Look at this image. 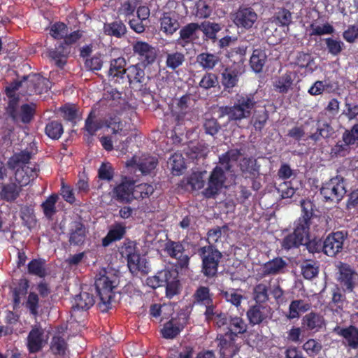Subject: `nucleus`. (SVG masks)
Wrapping results in <instances>:
<instances>
[{
  "instance_id": "47",
  "label": "nucleus",
  "mask_w": 358,
  "mask_h": 358,
  "mask_svg": "<svg viewBox=\"0 0 358 358\" xmlns=\"http://www.w3.org/2000/svg\"><path fill=\"white\" fill-rule=\"evenodd\" d=\"M125 64L126 62L123 57H118L112 60L109 69V75L113 78H122V76L126 73V69H124Z\"/></svg>"
},
{
  "instance_id": "60",
  "label": "nucleus",
  "mask_w": 358,
  "mask_h": 358,
  "mask_svg": "<svg viewBox=\"0 0 358 358\" xmlns=\"http://www.w3.org/2000/svg\"><path fill=\"white\" fill-rule=\"evenodd\" d=\"M303 349L309 356L315 357L321 351L322 345L315 339H309L303 344Z\"/></svg>"
},
{
  "instance_id": "27",
  "label": "nucleus",
  "mask_w": 358,
  "mask_h": 358,
  "mask_svg": "<svg viewBox=\"0 0 358 358\" xmlns=\"http://www.w3.org/2000/svg\"><path fill=\"white\" fill-rule=\"evenodd\" d=\"M94 303V299L93 296L88 292H81L79 295L76 296L73 304V313H76L77 310H87L90 308Z\"/></svg>"
},
{
  "instance_id": "16",
  "label": "nucleus",
  "mask_w": 358,
  "mask_h": 358,
  "mask_svg": "<svg viewBox=\"0 0 358 358\" xmlns=\"http://www.w3.org/2000/svg\"><path fill=\"white\" fill-rule=\"evenodd\" d=\"M157 164V160L155 157L147 155H143L141 157L135 156L127 162V166L136 165L138 170L144 175L153 171Z\"/></svg>"
},
{
  "instance_id": "18",
  "label": "nucleus",
  "mask_w": 358,
  "mask_h": 358,
  "mask_svg": "<svg viewBox=\"0 0 358 358\" xmlns=\"http://www.w3.org/2000/svg\"><path fill=\"white\" fill-rule=\"evenodd\" d=\"M241 64H236L227 68L222 74V83L225 88H232L238 83L239 76L243 73Z\"/></svg>"
},
{
  "instance_id": "59",
  "label": "nucleus",
  "mask_w": 358,
  "mask_h": 358,
  "mask_svg": "<svg viewBox=\"0 0 358 358\" xmlns=\"http://www.w3.org/2000/svg\"><path fill=\"white\" fill-rule=\"evenodd\" d=\"M343 141L350 145L358 143V124H355L351 129H347L343 134Z\"/></svg>"
},
{
  "instance_id": "42",
  "label": "nucleus",
  "mask_w": 358,
  "mask_h": 358,
  "mask_svg": "<svg viewBox=\"0 0 358 358\" xmlns=\"http://www.w3.org/2000/svg\"><path fill=\"white\" fill-rule=\"evenodd\" d=\"M105 124H107L101 119H96L95 115L91 112L85 120V129L90 135L92 136Z\"/></svg>"
},
{
  "instance_id": "44",
  "label": "nucleus",
  "mask_w": 358,
  "mask_h": 358,
  "mask_svg": "<svg viewBox=\"0 0 358 358\" xmlns=\"http://www.w3.org/2000/svg\"><path fill=\"white\" fill-rule=\"evenodd\" d=\"M206 174V171L194 172L187 178V182L192 189H201L205 185Z\"/></svg>"
},
{
  "instance_id": "35",
  "label": "nucleus",
  "mask_w": 358,
  "mask_h": 358,
  "mask_svg": "<svg viewBox=\"0 0 358 358\" xmlns=\"http://www.w3.org/2000/svg\"><path fill=\"white\" fill-rule=\"evenodd\" d=\"M169 166L173 175H181L186 169V165L184 157L180 153H174L168 162Z\"/></svg>"
},
{
  "instance_id": "8",
  "label": "nucleus",
  "mask_w": 358,
  "mask_h": 358,
  "mask_svg": "<svg viewBox=\"0 0 358 358\" xmlns=\"http://www.w3.org/2000/svg\"><path fill=\"white\" fill-rule=\"evenodd\" d=\"M132 47L134 53L143 66H146L155 62L157 56L155 48L143 41H136Z\"/></svg>"
},
{
  "instance_id": "5",
  "label": "nucleus",
  "mask_w": 358,
  "mask_h": 358,
  "mask_svg": "<svg viewBox=\"0 0 358 358\" xmlns=\"http://www.w3.org/2000/svg\"><path fill=\"white\" fill-rule=\"evenodd\" d=\"M117 285V277L110 272L103 271L96 277L95 287L101 303L104 306L103 310L109 308L114 296L113 289Z\"/></svg>"
},
{
  "instance_id": "19",
  "label": "nucleus",
  "mask_w": 358,
  "mask_h": 358,
  "mask_svg": "<svg viewBox=\"0 0 358 358\" xmlns=\"http://www.w3.org/2000/svg\"><path fill=\"white\" fill-rule=\"evenodd\" d=\"M166 250L171 257L178 260V264L182 268L187 267L189 263V257L183 253L182 245L177 242H169L166 245Z\"/></svg>"
},
{
  "instance_id": "13",
  "label": "nucleus",
  "mask_w": 358,
  "mask_h": 358,
  "mask_svg": "<svg viewBox=\"0 0 358 358\" xmlns=\"http://www.w3.org/2000/svg\"><path fill=\"white\" fill-rule=\"evenodd\" d=\"M48 337L44 330L38 325H34L27 337V347L30 352H36L46 344Z\"/></svg>"
},
{
  "instance_id": "41",
  "label": "nucleus",
  "mask_w": 358,
  "mask_h": 358,
  "mask_svg": "<svg viewBox=\"0 0 358 358\" xmlns=\"http://www.w3.org/2000/svg\"><path fill=\"white\" fill-rule=\"evenodd\" d=\"M194 303L202 305L208 306L213 303L212 296L210 294L208 287L201 286L194 294Z\"/></svg>"
},
{
  "instance_id": "25",
  "label": "nucleus",
  "mask_w": 358,
  "mask_h": 358,
  "mask_svg": "<svg viewBox=\"0 0 358 358\" xmlns=\"http://www.w3.org/2000/svg\"><path fill=\"white\" fill-rule=\"evenodd\" d=\"M127 266L133 274H137L138 272L147 273L150 268L146 259L141 257L138 252L127 261Z\"/></svg>"
},
{
  "instance_id": "62",
  "label": "nucleus",
  "mask_w": 358,
  "mask_h": 358,
  "mask_svg": "<svg viewBox=\"0 0 358 358\" xmlns=\"http://www.w3.org/2000/svg\"><path fill=\"white\" fill-rule=\"evenodd\" d=\"M222 296L225 300L234 306L238 307L241 305L243 296L237 290L229 289L222 292Z\"/></svg>"
},
{
  "instance_id": "1",
  "label": "nucleus",
  "mask_w": 358,
  "mask_h": 358,
  "mask_svg": "<svg viewBox=\"0 0 358 358\" xmlns=\"http://www.w3.org/2000/svg\"><path fill=\"white\" fill-rule=\"evenodd\" d=\"M241 156V153L238 150L232 149L219 157L220 166H216L211 172L207 187L203 191L205 197L211 198L220 192L226 180L222 168L226 171L234 172V167Z\"/></svg>"
},
{
  "instance_id": "63",
  "label": "nucleus",
  "mask_w": 358,
  "mask_h": 358,
  "mask_svg": "<svg viewBox=\"0 0 358 358\" xmlns=\"http://www.w3.org/2000/svg\"><path fill=\"white\" fill-rule=\"evenodd\" d=\"M311 35L322 36L325 34H331L334 31V27L329 23L322 25L315 24H310Z\"/></svg>"
},
{
  "instance_id": "45",
  "label": "nucleus",
  "mask_w": 358,
  "mask_h": 358,
  "mask_svg": "<svg viewBox=\"0 0 358 358\" xmlns=\"http://www.w3.org/2000/svg\"><path fill=\"white\" fill-rule=\"evenodd\" d=\"M24 305L31 315L34 317L38 316L40 303L39 297L37 294L30 292Z\"/></svg>"
},
{
  "instance_id": "36",
  "label": "nucleus",
  "mask_w": 358,
  "mask_h": 358,
  "mask_svg": "<svg viewBox=\"0 0 358 358\" xmlns=\"http://www.w3.org/2000/svg\"><path fill=\"white\" fill-rule=\"evenodd\" d=\"M227 329L231 333L229 335L236 336L246 331L247 324L241 317L238 316H231L229 320Z\"/></svg>"
},
{
  "instance_id": "29",
  "label": "nucleus",
  "mask_w": 358,
  "mask_h": 358,
  "mask_svg": "<svg viewBox=\"0 0 358 358\" xmlns=\"http://www.w3.org/2000/svg\"><path fill=\"white\" fill-rule=\"evenodd\" d=\"M126 232L125 227L117 223L111 227L108 234L102 240V245L104 247L109 245L112 242L120 240Z\"/></svg>"
},
{
  "instance_id": "55",
  "label": "nucleus",
  "mask_w": 358,
  "mask_h": 358,
  "mask_svg": "<svg viewBox=\"0 0 358 358\" xmlns=\"http://www.w3.org/2000/svg\"><path fill=\"white\" fill-rule=\"evenodd\" d=\"M57 199V194H52L42 203V208L46 217L50 218L55 213V204Z\"/></svg>"
},
{
  "instance_id": "14",
  "label": "nucleus",
  "mask_w": 358,
  "mask_h": 358,
  "mask_svg": "<svg viewBox=\"0 0 358 358\" xmlns=\"http://www.w3.org/2000/svg\"><path fill=\"white\" fill-rule=\"evenodd\" d=\"M338 280L345 289L352 292L358 284V273L353 271L350 266L342 264L340 267Z\"/></svg>"
},
{
  "instance_id": "39",
  "label": "nucleus",
  "mask_w": 358,
  "mask_h": 358,
  "mask_svg": "<svg viewBox=\"0 0 358 358\" xmlns=\"http://www.w3.org/2000/svg\"><path fill=\"white\" fill-rule=\"evenodd\" d=\"M310 221L305 218H299L295 222L294 234L302 241H306L309 237V227Z\"/></svg>"
},
{
  "instance_id": "58",
  "label": "nucleus",
  "mask_w": 358,
  "mask_h": 358,
  "mask_svg": "<svg viewBox=\"0 0 358 358\" xmlns=\"http://www.w3.org/2000/svg\"><path fill=\"white\" fill-rule=\"evenodd\" d=\"M119 251L121 256L127 259V261L130 259V257L137 253L135 243L130 241L124 242L122 245L119 248Z\"/></svg>"
},
{
  "instance_id": "56",
  "label": "nucleus",
  "mask_w": 358,
  "mask_h": 358,
  "mask_svg": "<svg viewBox=\"0 0 358 358\" xmlns=\"http://www.w3.org/2000/svg\"><path fill=\"white\" fill-rule=\"evenodd\" d=\"M201 27L204 34L210 38H215L217 33L222 29L220 24L210 22H203Z\"/></svg>"
},
{
  "instance_id": "17",
  "label": "nucleus",
  "mask_w": 358,
  "mask_h": 358,
  "mask_svg": "<svg viewBox=\"0 0 358 358\" xmlns=\"http://www.w3.org/2000/svg\"><path fill=\"white\" fill-rule=\"evenodd\" d=\"M134 181L124 178L113 190V196L119 201L130 202L133 197Z\"/></svg>"
},
{
  "instance_id": "7",
  "label": "nucleus",
  "mask_w": 358,
  "mask_h": 358,
  "mask_svg": "<svg viewBox=\"0 0 358 358\" xmlns=\"http://www.w3.org/2000/svg\"><path fill=\"white\" fill-rule=\"evenodd\" d=\"M35 111L34 104H24L21 106L20 110L17 108V99L9 101L7 108L8 113L12 117L14 121L19 120L24 123H28L31 121Z\"/></svg>"
},
{
  "instance_id": "15",
  "label": "nucleus",
  "mask_w": 358,
  "mask_h": 358,
  "mask_svg": "<svg viewBox=\"0 0 358 358\" xmlns=\"http://www.w3.org/2000/svg\"><path fill=\"white\" fill-rule=\"evenodd\" d=\"M247 316L251 324H259L271 317V310L268 306L255 305L248 310Z\"/></svg>"
},
{
  "instance_id": "32",
  "label": "nucleus",
  "mask_w": 358,
  "mask_h": 358,
  "mask_svg": "<svg viewBox=\"0 0 358 358\" xmlns=\"http://www.w3.org/2000/svg\"><path fill=\"white\" fill-rule=\"evenodd\" d=\"M310 305L303 300H294L291 302L289 306L287 317L289 319L299 318L301 313L308 311Z\"/></svg>"
},
{
  "instance_id": "53",
  "label": "nucleus",
  "mask_w": 358,
  "mask_h": 358,
  "mask_svg": "<svg viewBox=\"0 0 358 358\" xmlns=\"http://www.w3.org/2000/svg\"><path fill=\"white\" fill-rule=\"evenodd\" d=\"M298 189V180H292L280 185L278 191L282 198H291Z\"/></svg>"
},
{
  "instance_id": "28",
  "label": "nucleus",
  "mask_w": 358,
  "mask_h": 358,
  "mask_svg": "<svg viewBox=\"0 0 358 358\" xmlns=\"http://www.w3.org/2000/svg\"><path fill=\"white\" fill-rule=\"evenodd\" d=\"M127 77L130 84L134 85L136 87H140L141 83L145 80L144 71L138 64L131 65L126 69Z\"/></svg>"
},
{
  "instance_id": "49",
  "label": "nucleus",
  "mask_w": 358,
  "mask_h": 358,
  "mask_svg": "<svg viewBox=\"0 0 358 358\" xmlns=\"http://www.w3.org/2000/svg\"><path fill=\"white\" fill-rule=\"evenodd\" d=\"M65 335H55L51 341L50 349L54 354L64 355L67 350Z\"/></svg>"
},
{
  "instance_id": "11",
  "label": "nucleus",
  "mask_w": 358,
  "mask_h": 358,
  "mask_svg": "<svg viewBox=\"0 0 358 358\" xmlns=\"http://www.w3.org/2000/svg\"><path fill=\"white\" fill-rule=\"evenodd\" d=\"M22 85L27 86L25 93L29 95L41 94L50 88L49 80L38 74L29 75L24 78Z\"/></svg>"
},
{
  "instance_id": "26",
  "label": "nucleus",
  "mask_w": 358,
  "mask_h": 358,
  "mask_svg": "<svg viewBox=\"0 0 358 358\" xmlns=\"http://www.w3.org/2000/svg\"><path fill=\"white\" fill-rule=\"evenodd\" d=\"M302 324L308 330L318 331L325 325V323L322 315L315 313H310L303 317Z\"/></svg>"
},
{
  "instance_id": "64",
  "label": "nucleus",
  "mask_w": 358,
  "mask_h": 358,
  "mask_svg": "<svg viewBox=\"0 0 358 358\" xmlns=\"http://www.w3.org/2000/svg\"><path fill=\"white\" fill-rule=\"evenodd\" d=\"M325 43L329 53L333 55H338L343 50V43L337 39L327 38Z\"/></svg>"
},
{
  "instance_id": "37",
  "label": "nucleus",
  "mask_w": 358,
  "mask_h": 358,
  "mask_svg": "<svg viewBox=\"0 0 358 358\" xmlns=\"http://www.w3.org/2000/svg\"><path fill=\"white\" fill-rule=\"evenodd\" d=\"M86 237V229L80 222H75L72 227L70 242L74 245H81Z\"/></svg>"
},
{
  "instance_id": "20",
  "label": "nucleus",
  "mask_w": 358,
  "mask_h": 358,
  "mask_svg": "<svg viewBox=\"0 0 358 358\" xmlns=\"http://www.w3.org/2000/svg\"><path fill=\"white\" fill-rule=\"evenodd\" d=\"M334 331L342 336L345 343L350 348L356 349L358 348V329L354 326H350L346 328L336 327Z\"/></svg>"
},
{
  "instance_id": "54",
  "label": "nucleus",
  "mask_w": 358,
  "mask_h": 358,
  "mask_svg": "<svg viewBox=\"0 0 358 358\" xmlns=\"http://www.w3.org/2000/svg\"><path fill=\"white\" fill-rule=\"evenodd\" d=\"M45 262L41 259H33L28 264V271L32 275L38 277H44L45 275Z\"/></svg>"
},
{
  "instance_id": "34",
  "label": "nucleus",
  "mask_w": 358,
  "mask_h": 358,
  "mask_svg": "<svg viewBox=\"0 0 358 358\" xmlns=\"http://www.w3.org/2000/svg\"><path fill=\"white\" fill-rule=\"evenodd\" d=\"M266 60V55L265 52L261 49H255L250 57V66L255 72L259 73L262 71Z\"/></svg>"
},
{
  "instance_id": "12",
  "label": "nucleus",
  "mask_w": 358,
  "mask_h": 358,
  "mask_svg": "<svg viewBox=\"0 0 358 358\" xmlns=\"http://www.w3.org/2000/svg\"><path fill=\"white\" fill-rule=\"evenodd\" d=\"M344 241L345 235L342 231L332 233L324 240L322 250L327 255L334 257L343 249Z\"/></svg>"
},
{
  "instance_id": "10",
  "label": "nucleus",
  "mask_w": 358,
  "mask_h": 358,
  "mask_svg": "<svg viewBox=\"0 0 358 358\" xmlns=\"http://www.w3.org/2000/svg\"><path fill=\"white\" fill-rule=\"evenodd\" d=\"M258 19L255 11L249 7H241L233 14L232 20L238 28L250 29Z\"/></svg>"
},
{
  "instance_id": "3",
  "label": "nucleus",
  "mask_w": 358,
  "mask_h": 358,
  "mask_svg": "<svg viewBox=\"0 0 358 358\" xmlns=\"http://www.w3.org/2000/svg\"><path fill=\"white\" fill-rule=\"evenodd\" d=\"M222 228L217 227L209 230L208 232V242L212 245L216 243L222 236ZM202 258L203 272L207 277H213L217 272V266L220 259L221 252L212 245L204 246L199 251Z\"/></svg>"
},
{
  "instance_id": "23",
  "label": "nucleus",
  "mask_w": 358,
  "mask_h": 358,
  "mask_svg": "<svg viewBox=\"0 0 358 358\" xmlns=\"http://www.w3.org/2000/svg\"><path fill=\"white\" fill-rule=\"evenodd\" d=\"M295 77V73L287 71L275 80L273 83L275 90L282 94L287 93L292 88Z\"/></svg>"
},
{
  "instance_id": "31",
  "label": "nucleus",
  "mask_w": 358,
  "mask_h": 358,
  "mask_svg": "<svg viewBox=\"0 0 358 358\" xmlns=\"http://www.w3.org/2000/svg\"><path fill=\"white\" fill-rule=\"evenodd\" d=\"M182 329L183 325L182 324L177 320L172 319L164 325L161 332L164 338L173 339L179 334Z\"/></svg>"
},
{
  "instance_id": "22",
  "label": "nucleus",
  "mask_w": 358,
  "mask_h": 358,
  "mask_svg": "<svg viewBox=\"0 0 358 358\" xmlns=\"http://www.w3.org/2000/svg\"><path fill=\"white\" fill-rule=\"evenodd\" d=\"M22 190V187L15 182L13 178H10V183L3 185L1 187V199L8 202L14 201L20 196Z\"/></svg>"
},
{
  "instance_id": "30",
  "label": "nucleus",
  "mask_w": 358,
  "mask_h": 358,
  "mask_svg": "<svg viewBox=\"0 0 358 358\" xmlns=\"http://www.w3.org/2000/svg\"><path fill=\"white\" fill-rule=\"evenodd\" d=\"M160 21L161 30L166 34H173L180 27L178 20L170 13H164Z\"/></svg>"
},
{
  "instance_id": "6",
  "label": "nucleus",
  "mask_w": 358,
  "mask_h": 358,
  "mask_svg": "<svg viewBox=\"0 0 358 358\" xmlns=\"http://www.w3.org/2000/svg\"><path fill=\"white\" fill-rule=\"evenodd\" d=\"M320 193L326 201L335 203L340 201L346 193L343 177L337 176L331 178L323 184Z\"/></svg>"
},
{
  "instance_id": "57",
  "label": "nucleus",
  "mask_w": 358,
  "mask_h": 358,
  "mask_svg": "<svg viewBox=\"0 0 358 358\" xmlns=\"http://www.w3.org/2000/svg\"><path fill=\"white\" fill-rule=\"evenodd\" d=\"M199 28L196 23H190L182 27L180 31V38L185 42L190 41L196 31Z\"/></svg>"
},
{
  "instance_id": "48",
  "label": "nucleus",
  "mask_w": 358,
  "mask_h": 358,
  "mask_svg": "<svg viewBox=\"0 0 358 358\" xmlns=\"http://www.w3.org/2000/svg\"><path fill=\"white\" fill-rule=\"evenodd\" d=\"M45 132L49 138L59 139L64 132L63 126L58 121H51L46 124Z\"/></svg>"
},
{
  "instance_id": "33",
  "label": "nucleus",
  "mask_w": 358,
  "mask_h": 358,
  "mask_svg": "<svg viewBox=\"0 0 358 358\" xmlns=\"http://www.w3.org/2000/svg\"><path fill=\"white\" fill-rule=\"evenodd\" d=\"M103 31L108 36L121 38L126 34L127 28L122 22L115 21L104 24Z\"/></svg>"
},
{
  "instance_id": "21",
  "label": "nucleus",
  "mask_w": 358,
  "mask_h": 358,
  "mask_svg": "<svg viewBox=\"0 0 358 358\" xmlns=\"http://www.w3.org/2000/svg\"><path fill=\"white\" fill-rule=\"evenodd\" d=\"M219 340L220 352L223 358H231L238 352V348L235 345L231 335L220 336Z\"/></svg>"
},
{
  "instance_id": "4",
  "label": "nucleus",
  "mask_w": 358,
  "mask_h": 358,
  "mask_svg": "<svg viewBox=\"0 0 358 358\" xmlns=\"http://www.w3.org/2000/svg\"><path fill=\"white\" fill-rule=\"evenodd\" d=\"M257 100L252 94H237L232 106H221L220 117L228 116L229 120H241L248 118L255 108Z\"/></svg>"
},
{
  "instance_id": "40",
  "label": "nucleus",
  "mask_w": 358,
  "mask_h": 358,
  "mask_svg": "<svg viewBox=\"0 0 358 358\" xmlns=\"http://www.w3.org/2000/svg\"><path fill=\"white\" fill-rule=\"evenodd\" d=\"M185 60V56L181 52L176 51L166 53V66L171 70H175L182 66Z\"/></svg>"
},
{
  "instance_id": "51",
  "label": "nucleus",
  "mask_w": 358,
  "mask_h": 358,
  "mask_svg": "<svg viewBox=\"0 0 358 358\" xmlns=\"http://www.w3.org/2000/svg\"><path fill=\"white\" fill-rule=\"evenodd\" d=\"M170 275V271L164 270L159 272L154 276L148 278L146 283L149 287L155 289L158 287L162 286L165 283V281L167 280V277Z\"/></svg>"
},
{
  "instance_id": "9",
  "label": "nucleus",
  "mask_w": 358,
  "mask_h": 358,
  "mask_svg": "<svg viewBox=\"0 0 358 358\" xmlns=\"http://www.w3.org/2000/svg\"><path fill=\"white\" fill-rule=\"evenodd\" d=\"M191 99L189 95H183L176 99L173 104L172 113L178 124H183L191 119Z\"/></svg>"
},
{
  "instance_id": "2",
  "label": "nucleus",
  "mask_w": 358,
  "mask_h": 358,
  "mask_svg": "<svg viewBox=\"0 0 358 358\" xmlns=\"http://www.w3.org/2000/svg\"><path fill=\"white\" fill-rule=\"evenodd\" d=\"M31 152L24 150L14 154L8 160V168L14 171L13 180L23 188L37 177L38 169L35 164H31Z\"/></svg>"
},
{
  "instance_id": "52",
  "label": "nucleus",
  "mask_w": 358,
  "mask_h": 358,
  "mask_svg": "<svg viewBox=\"0 0 358 358\" xmlns=\"http://www.w3.org/2000/svg\"><path fill=\"white\" fill-rule=\"evenodd\" d=\"M29 288V282L25 280H20L18 287H15L13 292L12 295L13 298L14 306L16 307L21 303V298L26 295Z\"/></svg>"
},
{
  "instance_id": "46",
  "label": "nucleus",
  "mask_w": 358,
  "mask_h": 358,
  "mask_svg": "<svg viewBox=\"0 0 358 358\" xmlns=\"http://www.w3.org/2000/svg\"><path fill=\"white\" fill-rule=\"evenodd\" d=\"M154 192V187L148 183H141L137 185L134 184L133 197L134 199H140L148 197Z\"/></svg>"
},
{
  "instance_id": "50",
  "label": "nucleus",
  "mask_w": 358,
  "mask_h": 358,
  "mask_svg": "<svg viewBox=\"0 0 358 358\" xmlns=\"http://www.w3.org/2000/svg\"><path fill=\"white\" fill-rule=\"evenodd\" d=\"M106 127L111 128L113 134H119L121 136H127L133 128V125L127 121H113L106 124Z\"/></svg>"
},
{
  "instance_id": "61",
  "label": "nucleus",
  "mask_w": 358,
  "mask_h": 358,
  "mask_svg": "<svg viewBox=\"0 0 358 358\" xmlns=\"http://www.w3.org/2000/svg\"><path fill=\"white\" fill-rule=\"evenodd\" d=\"M301 272L305 278L312 279L317 275L318 268L315 263L306 262L301 266Z\"/></svg>"
},
{
  "instance_id": "24",
  "label": "nucleus",
  "mask_w": 358,
  "mask_h": 358,
  "mask_svg": "<svg viewBox=\"0 0 358 358\" xmlns=\"http://www.w3.org/2000/svg\"><path fill=\"white\" fill-rule=\"evenodd\" d=\"M287 263L280 257L274 258L265 263L262 266L264 275H277L285 272Z\"/></svg>"
},
{
  "instance_id": "38",
  "label": "nucleus",
  "mask_w": 358,
  "mask_h": 358,
  "mask_svg": "<svg viewBox=\"0 0 358 358\" xmlns=\"http://www.w3.org/2000/svg\"><path fill=\"white\" fill-rule=\"evenodd\" d=\"M196 59L199 65L206 70L213 69L220 61V58L217 55L208 52L199 54Z\"/></svg>"
},
{
  "instance_id": "43",
  "label": "nucleus",
  "mask_w": 358,
  "mask_h": 358,
  "mask_svg": "<svg viewBox=\"0 0 358 358\" xmlns=\"http://www.w3.org/2000/svg\"><path fill=\"white\" fill-rule=\"evenodd\" d=\"M239 166L243 175L245 178L255 176L258 171L256 167V160L250 157L243 158L240 162Z\"/></svg>"
}]
</instances>
